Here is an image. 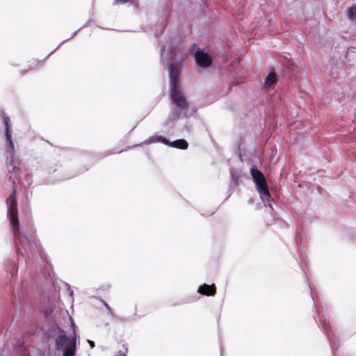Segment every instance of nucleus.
<instances>
[{
	"label": "nucleus",
	"mask_w": 356,
	"mask_h": 356,
	"mask_svg": "<svg viewBox=\"0 0 356 356\" xmlns=\"http://www.w3.org/2000/svg\"><path fill=\"white\" fill-rule=\"evenodd\" d=\"M76 31H75V32L73 33V35H72V37L74 36V35H76Z\"/></svg>",
	"instance_id": "2eb2a0df"
},
{
	"label": "nucleus",
	"mask_w": 356,
	"mask_h": 356,
	"mask_svg": "<svg viewBox=\"0 0 356 356\" xmlns=\"http://www.w3.org/2000/svg\"><path fill=\"white\" fill-rule=\"evenodd\" d=\"M277 81L276 74L274 72L268 74L265 80V84L267 86H271Z\"/></svg>",
	"instance_id": "9d476101"
},
{
	"label": "nucleus",
	"mask_w": 356,
	"mask_h": 356,
	"mask_svg": "<svg viewBox=\"0 0 356 356\" xmlns=\"http://www.w3.org/2000/svg\"><path fill=\"white\" fill-rule=\"evenodd\" d=\"M196 63L202 67H209L212 62L211 56L203 50H197L195 54Z\"/></svg>",
	"instance_id": "6e6552de"
},
{
	"label": "nucleus",
	"mask_w": 356,
	"mask_h": 356,
	"mask_svg": "<svg viewBox=\"0 0 356 356\" xmlns=\"http://www.w3.org/2000/svg\"><path fill=\"white\" fill-rule=\"evenodd\" d=\"M347 16L350 19H355L356 18V5L348 10Z\"/></svg>",
	"instance_id": "9b49d317"
},
{
	"label": "nucleus",
	"mask_w": 356,
	"mask_h": 356,
	"mask_svg": "<svg viewBox=\"0 0 356 356\" xmlns=\"http://www.w3.org/2000/svg\"><path fill=\"white\" fill-rule=\"evenodd\" d=\"M180 68L178 64L173 63L169 68L170 96L173 107L169 115V120L175 121L188 110V104L179 85V73Z\"/></svg>",
	"instance_id": "f257e3e1"
},
{
	"label": "nucleus",
	"mask_w": 356,
	"mask_h": 356,
	"mask_svg": "<svg viewBox=\"0 0 356 356\" xmlns=\"http://www.w3.org/2000/svg\"><path fill=\"white\" fill-rule=\"evenodd\" d=\"M131 0H115L114 1V3L115 4H117V3H127L129 1H130Z\"/></svg>",
	"instance_id": "f8f14e48"
},
{
	"label": "nucleus",
	"mask_w": 356,
	"mask_h": 356,
	"mask_svg": "<svg viewBox=\"0 0 356 356\" xmlns=\"http://www.w3.org/2000/svg\"><path fill=\"white\" fill-rule=\"evenodd\" d=\"M250 174L256 185L257 190L259 193L260 197L264 202L265 207H269L272 211H274L272 207L273 201L270 198L265 177L260 170L254 168H252L250 169Z\"/></svg>",
	"instance_id": "7ed1b4c3"
},
{
	"label": "nucleus",
	"mask_w": 356,
	"mask_h": 356,
	"mask_svg": "<svg viewBox=\"0 0 356 356\" xmlns=\"http://www.w3.org/2000/svg\"><path fill=\"white\" fill-rule=\"evenodd\" d=\"M63 356H74V355H73V353L70 351L69 353H67L66 354H63Z\"/></svg>",
	"instance_id": "4468645a"
},
{
	"label": "nucleus",
	"mask_w": 356,
	"mask_h": 356,
	"mask_svg": "<svg viewBox=\"0 0 356 356\" xmlns=\"http://www.w3.org/2000/svg\"><path fill=\"white\" fill-rule=\"evenodd\" d=\"M145 144H149L153 143H161L165 145H169L171 147L179 148L181 149H186L188 147L187 142L184 139H179L174 140L170 144L168 142L166 138L161 136L154 135L149 137L145 142Z\"/></svg>",
	"instance_id": "0eeeda50"
},
{
	"label": "nucleus",
	"mask_w": 356,
	"mask_h": 356,
	"mask_svg": "<svg viewBox=\"0 0 356 356\" xmlns=\"http://www.w3.org/2000/svg\"><path fill=\"white\" fill-rule=\"evenodd\" d=\"M17 205V203L15 197V190L14 189L7 199L8 215L10 219V222L13 227L15 241L21 243L22 245H24L25 243V239L24 236L22 237L21 236L19 230Z\"/></svg>",
	"instance_id": "f03ea898"
},
{
	"label": "nucleus",
	"mask_w": 356,
	"mask_h": 356,
	"mask_svg": "<svg viewBox=\"0 0 356 356\" xmlns=\"http://www.w3.org/2000/svg\"><path fill=\"white\" fill-rule=\"evenodd\" d=\"M72 335L67 337L63 331H60L59 334L56 338V345L58 350L63 351V354L71 351L74 355L76 350V334L73 322H72Z\"/></svg>",
	"instance_id": "39448f33"
},
{
	"label": "nucleus",
	"mask_w": 356,
	"mask_h": 356,
	"mask_svg": "<svg viewBox=\"0 0 356 356\" xmlns=\"http://www.w3.org/2000/svg\"><path fill=\"white\" fill-rule=\"evenodd\" d=\"M250 174L256 185L257 190L259 193L260 197L264 202L265 207H269L272 211H274L272 207L273 201L270 198L265 177L260 170L254 168H252L250 169Z\"/></svg>",
	"instance_id": "20e7f679"
},
{
	"label": "nucleus",
	"mask_w": 356,
	"mask_h": 356,
	"mask_svg": "<svg viewBox=\"0 0 356 356\" xmlns=\"http://www.w3.org/2000/svg\"><path fill=\"white\" fill-rule=\"evenodd\" d=\"M3 120L5 124V134L6 140L8 142L10 151H7V154L10 155V158H13L15 153L14 143L11 138V125L10 124V118L8 115H4L3 116ZM7 168L9 172L13 173L19 170V168L14 166L13 160L10 159V161L7 163Z\"/></svg>",
	"instance_id": "423d86ee"
},
{
	"label": "nucleus",
	"mask_w": 356,
	"mask_h": 356,
	"mask_svg": "<svg viewBox=\"0 0 356 356\" xmlns=\"http://www.w3.org/2000/svg\"><path fill=\"white\" fill-rule=\"evenodd\" d=\"M88 342L90 343V346L91 348H94L95 347L94 341H90V340H88Z\"/></svg>",
	"instance_id": "ddd939ff"
},
{
	"label": "nucleus",
	"mask_w": 356,
	"mask_h": 356,
	"mask_svg": "<svg viewBox=\"0 0 356 356\" xmlns=\"http://www.w3.org/2000/svg\"><path fill=\"white\" fill-rule=\"evenodd\" d=\"M197 291L203 295L213 296L216 293V286L214 284L207 285L204 284L199 287Z\"/></svg>",
	"instance_id": "1a4fd4ad"
}]
</instances>
